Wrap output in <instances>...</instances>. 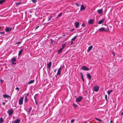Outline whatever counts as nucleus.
I'll use <instances>...</instances> for the list:
<instances>
[{"label": "nucleus", "instance_id": "obj_1", "mask_svg": "<svg viewBox=\"0 0 123 123\" xmlns=\"http://www.w3.org/2000/svg\"><path fill=\"white\" fill-rule=\"evenodd\" d=\"M98 31L100 32L105 31V32H108L109 31V28L107 26L106 29V30L104 28L101 27L99 29Z\"/></svg>", "mask_w": 123, "mask_h": 123}, {"label": "nucleus", "instance_id": "obj_2", "mask_svg": "<svg viewBox=\"0 0 123 123\" xmlns=\"http://www.w3.org/2000/svg\"><path fill=\"white\" fill-rule=\"evenodd\" d=\"M13 112L14 111L12 108H11L8 110L7 113L8 114L9 116H10L12 114Z\"/></svg>", "mask_w": 123, "mask_h": 123}, {"label": "nucleus", "instance_id": "obj_3", "mask_svg": "<svg viewBox=\"0 0 123 123\" xmlns=\"http://www.w3.org/2000/svg\"><path fill=\"white\" fill-rule=\"evenodd\" d=\"M24 97H22L20 98L18 100V104L19 105H21L23 103V101Z\"/></svg>", "mask_w": 123, "mask_h": 123}, {"label": "nucleus", "instance_id": "obj_4", "mask_svg": "<svg viewBox=\"0 0 123 123\" xmlns=\"http://www.w3.org/2000/svg\"><path fill=\"white\" fill-rule=\"evenodd\" d=\"M82 97L81 96H80L77 97L76 99V101L77 102H80L82 100Z\"/></svg>", "mask_w": 123, "mask_h": 123}, {"label": "nucleus", "instance_id": "obj_5", "mask_svg": "<svg viewBox=\"0 0 123 123\" xmlns=\"http://www.w3.org/2000/svg\"><path fill=\"white\" fill-rule=\"evenodd\" d=\"M81 69L84 70L85 71H88L90 69L87 67L85 66H83L81 68Z\"/></svg>", "mask_w": 123, "mask_h": 123}, {"label": "nucleus", "instance_id": "obj_6", "mask_svg": "<svg viewBox=\"0 0 123 123\" xmlns=\"http://www.w3.org/2000/svg\"><path fill=\"white\" fill-rule=\"evenodd\" d=\"M99 87L98 86H95L93 88V90L96 92L98 91L99 89Z\"/></svg>", "mask_w": 123, "mask_h": 123}, {"label": "nucleus", "instance_id": "obj_7", "mask_svg": "<svg viewBox=\"0 0 123 123\" xmlns=\"http://www.w3.org/2000/svg\"><path fill=\"white\" fill-rule=\"evenodd\" d=\"M51 64L52 62H49V63H48L47 64V67L49 70H50V68L51 66Z\"/></svg>", "mask_w": 123, "mask_h": 123}, {"label": "nucleus", "instance_id": "obj_8", "mask_svg": "<svg viewBox=\"0 0 123 123\" xmlns=\"http://www.w3.org/2000/svg\"><path fill=\"white\" fill-rule=\"evenodd\" d=\"M105 20V18H103L101 20L99 21L98 23L99 24H100L103 23L104 21Z\"/></svg>", "mask_w": 123, "mask_h": 123}, {"label": "nucleus", "instance_id": "obj_9", "mask_svg": "<svg viewBox=\"0 0 123 123\" xmlns=\"http://www.w3.org/2000/svg\"><path fill=\"white\" fill-rule=\"evenodd\" d=\"M75 27L76 28H78L79 26V22H75Z\"/></svg>", "mask_w": 123, "mask_h": 123}, {"label": "nucleus", "instance_id": "obj_10", "mask_svg": "<svg viewBox=\"0 0 123 123\" xmlns=\"http://www.w3.org/2000/svg\"><path fill=\"white\" fill-rule=\"evenodd\" d=\"M12 29V27H7L6 28L5 30V31L6 32H8L10 31Z\"/></svg>", "mask_w": 123, "mask_h": 123}, {"label": "nucleus", "instance_id": "obj_11", "mask_svg": "<svg viewBox=\"0 0 123 123\" xmlns=\"http://www.w3.org/2000/svg\"><path fill=\"white\" fill-rule=\"evenodd\" d=\"M11 62H15L16 61V57H14L11 59Z\"/></svg>", "mask_w": 123, "mask_h": 123}, {"label": "nucleus", "instance_id": "obj_12", "mask_svg": "<svg viewBox=\"0 0 123 123\" xmlns=\"http://www.w3.org/2000/svg\"><path fill=\"white\" fill-rule=\"evenodd\" d=\"M86 9V7L84 6L83 5H82L80 7V11H81L85 10Z\"/></svg>", "mask_w": 123, "mask_h": 123}, {"label": "nucleus", "instance_id": "obj_13", "mask_svg": "<svg viewBox=\"0 0 123 123\" xmlns=\"http://www.w3.org/2000/svg\"><path fill=\"white\" fill-rule=\"evenodd\" d=\"M52 18V15L50 14V15L48 17V21H50Z\"/></svg>", "mask_w": 123, "mask_h": 123}, {"label": "nucleus", "instance_id": "obj_14", "mask_svg": "<svg viewBox=\"0 0 123 123\" xmlns=\"http://www.w3.org/2000/svg\"><path fill=\"white\" fill-rule=\"evenodd\" d=\"M92 45H91L88 47V48L87 50V52H89L92 49Z\"/></svg>", "mask_w": 123, "mask_h": 123}, {"label": "nucleus", "instance_id": "obj_15", "mask_svg": "<svg viewBox=\"0 0 123 123\" xmlns=\"http://www.w3.org/2000/svg\"><path fill=\"white\" fill-rule=\"evenodd\" d=\"M87 77L88 78L89 80H91V76L89 74H86Z\"/></svg>", "mask_w": 123, "mask_h": 123}, {"label": "nucleus", "instance_id": "obj_16", "mask_svg": "<svg viewBox=\"0 0 123 123\" xmlns=\"http://www.w3.org/2000/svg\"><path fill=\"white\" fill-rule=\"evenodd\" d=\"M34 81V80H31L28 83V84H30L33 83Z\"/></svg>", "mask_w": 123, "mask_h": 123}, {"label": "nucleus", "instance_id": "obj_17", "mask_svg": "<svg viewBox=\"0 0 123 123\" xmlns=\"http://www.w3.org/2000/svg\"><path fill=\"white\" fill-rule=\"evenodd\" d=\"M20 122V120L19 119H17L14 122V123H19Z\"/></svg>", "mask_w": 123, "mask_h": 123}, {"label": "nucleus", "instance_id": "obj_18", "mask_svg": "<svg viewBox=\"0 0 123 123\" xmlns=\"http://www.w3.org/2000/svg\"><path fill=\"white\" fill-rule=\"evenodd\" d=\"M3 97L4 98H9L10 97V96L8 95H7L6 94H4L3 95Z\"/></svg>", "mask_w": 123, "mask_h": 123}, {"label": "nucleus", "instance_id": "obj_19", "mask_svg": "<svg viewBox=\"0 0 123 123\" xmlns=\"http://www.w3.org/2000/svg\"><path fill=\"white\" fill-rule=\"evenodd\" d=\"M28 100L27 98V96H25V99H24L25 103L28 102Z\"/></svg>", "mask_w": 123, "mask_h": 123}, {"label": "nucleus", "instance_id": "obj_20", "mask_svg": "<svg viewBox=\"0 0 123 123\" xmlns=\"http://www.w3.org/2000/svg\"><path fill=\"white\" fill-rule=\"evenodd\" d=\"M98 12L99 14H101L103 12L102 9H100L98 10Z\"/></svg>", "mask_w": 123, "mask_h": 123}, {"label": "nucleus", "instance_id": "obj_21", "mask_svg": "<svg viewBox=\"0 0 123 123\" xmlns=\"http://www.w3.org/2000/svg\"><path fill=\"white\" fill-rule=\"evenodd\" d=\"M88 23L89 25L92 24V19H91L89 20Z\"/></svg>", "mask_w": 123, "mask_h": 123}, {"label": "nucleus", "instance_id": "obj_22", "mask_svg": "<svg viewBox=\"0 0 123 123\" xmlns=\"http://www.w3.org/2000/svg\"><path fill=\"white\" fill-rule=\"evenodd\" d=\"M24 50V49H22L21 50H20L19 52V53H18V55H20L22 54L23 51Z\"/></svg>", "mask_w": 123, "mask_h": 123}, {"label": "nucleus", "instance_id": "obj_23", "mask_svg": "<svg viewBox=\"0 0 123 123\" xmlns=\"http://www.w3.org/2000/svg\"><path fill=\"white\" fill-rule=\"evenodd\" d=\"M4 122L3 118L2 117H1L0 118V123H2Z\"/></svg>", "mask_w": 123, "mask_h": 123}, {"label": "nucleus", "instance_id": "obj_24", "mask_svg": "<svg viewBox=\"0 0 123 123\" xmlns=\"http://www.w3.org/2000/svg\"><path fill=\"white\" fill-rule=\"evenodd\" d=\"M62 14V12L60 13L57 15V16L56 18H57L58 17L61 16Z\"/></svg>", "mask_w": 123, "mask_h": 123}, {"label": "nucleus", "instance_id": "obj_25", "mask_svg": "<svg viewBox=\"0 0 123 123\" xmlns=\"http://www.w3.org/2000/svg\"><path fill=\"white\" fill-rule=\"evenodd\" d=\"M63 49L62 48L58 50V54H59L62 51Z\"/></svg>", "mask_w": 123, "mask_h": 123}, {"label": "nucleus", "instance_id": "obj_26", "mask_svg": "<svg viewBox=\"0 0 123 123\" xmlns=\"http://www.w3.org/2000/svg\"><path fill=\"white\" fill-rule=\"evenodd\" d=\"M80 74L81 75L82 79V80H83V81H84V78L83 77V74L81 72H80Z\"/></svg>", "mask_w": 123, "mask_h": 123}, {"label": "nucleus", "instance_id": "obj_27", "mask_svg": "<svg viewBox=\"0 0 123 123\" xmlns=\"http://www.w3.org/2000/svg\"><path fill=\"white\" fill-rule=\"evenodd\" d=\"M5 0H0V4H2Z\"/></svg>", "mask_w": 123, "mask_h": 123}, {"label": "nucleus", "instance_id": "obj_28", "mask_svg": "<svg viewBox=\"0 0 123 123\" xmlns=\"http://www.w3.org/2000/svg\"><path fill=\"white\" fill-rule=\"evenodd\" d=\"M112 91V90H111L109 91H107V93L109 95H110V94L111 93Z\"/></svg>", "mask_w": 123, "mask_h": 123}, {"label": "nucleus", "instance_id": "obj_29", "mask_svg": "<svg viewBox=\"0 0 123 123\" xmlns=\"http://www.w3.org/2000/svg\"><path fill=\"white\" fill-rule=\"evenodd\" d=\"M66 45V43H63L62 44V47L61 48L62 49H63L65 47Z\"/></svg>", "mask_w": 123, "mask_h": 123}, {"label": "nucleus", "instance_id": "obj_30", "mask_svg": "<svg viewBox=\"0 0 123 123\" xmlns=\"http://www.w3.org/2000/svg\"><path fill=\"white\" fill-rule=\"evenodd\" d=\"M64 67V65H63L62 66L60 67L58 69H60V70H61Z\"/></svg>", "mask_w": 123, "mask_h": 123}, {"label": "nucleus", "instance_id": "obj_31", "mask_svg": "<svg viewBox=\"0 0 123 123\" xmlns=\"http://www.w3.org/2000/svg\"><path fill=\"white\" fill-rule=\"evenodd\" d=\"M77 37V36H75L73 38H72L71 39L72 40V41H74L75 40L76 38Z\"/></svg>", "mask_w": 123, "mask_h": 123}, {"label": "nucleus", "instance_id": "obj_32", "mask_svg": "<svg viewBox=\"0 0 123 123\" xmlns=\"http://www.w3.org/2000/svg\"><path fill=\"white\" fill-rule=\"evenodd\" d=\"M21 3V2H18L16 3V5L17 6H18Z\"/></svg>", "mask_w": 123, "mask_h": 123}, {"label": "nucleus", "instance_id": "obj_33", "mask_svg": "<svg viewBox=\"0 0 123 123\" xmlns=\"http://www.w3.org/2000/svg\"><path fill=\"white\" fill-rule=\"evenodd\" d=\"M33 3H34L37 2V0H31Z\"/></svg>", "mask_w": 123, "mask_h": 123}, {"label": "nucleus", "instance_id": "obj_34", "mask_svg": "<svg viewBox=\"0 0 123 123\" xmlns=\"http://www.w3.org/2000/svg\"><path fill=\"white\" fill-rule=\"evenodd\" d=\"M73 105L75 107H77V105H76L74 104H73Z\"/></svg>", "mask_w": 123, "mask_h": 123}, {"label": "nucleus", "instance_id": "obj_35", "mask_svg": "<svg viewBox=\"0 0 123 123\" xmlns=\"http://www.w3.org/2000/svg\"><path fill=\"white\" fill-rule=\"evenodd\" d=\"M105 98L106 100L107 101V96L106 95H105Z\"/></svg>", "mask_w": 123, "mask_h": 123}, {"label": "nucleus", "instance_id": "obj_36", "mask_svg": "<svg viewBox=\"0 0 123 123\" xmlns=\"http://www.w3.org/2000/svg\"><path fill=\"white\" fill-rule=\"evenodd\" d=\"M61 74V73L60 72H58V71L57 72V75H60Z\"/></svg>", "mask_w": 123, "mask_h": 123}, {"label": "nucleus", "instance_id": "obj_37", "mask_svg": "<svg viewBox=\"0 0 123 123\" xmlns=\"http://www.w3.org/2000/svg\"><path fill=\"white\" fill-rule=\"evenodd\" d=\"M5 32L4 31H2V32H0V34L1 35L3 34H4Z\"/></svg>", "mask_w": 123, "mask_h": 123}, {"label": "nucleus", "instance_id": "obj_38", "mask_svg": "<svg viewBox=\"0 0 123 123\" xmlns=\"http://www.w3.org/2000/svg\"><path fill=\"white\" fill-rule=\"evenodd\" d=\"M74 119H72L71 120V123H74Z\"/></svg>", "mask_w": 123, "mask_h": 123}, {"label": "nucleus", "instance_id": "obj_39", "mask_svg": "<svg viewBox=\"0 0 123 123\" xmlns=\"http://www.w3.org/2000/svg\"><path fill=\"white\" fill-rule=\"evenodd\" d=\"M15 89L16 90H17V91H18L19 90V88H18V87H17Z\"/></svg>", "mask_w": 123, "mask_h": 123}, {"label": "nucleus", "instance_id": "obj_40", "mask_svg": "<svg viewBox=\"0 0 123 123\" xmlns=\"http://www.w3.org/2000/svg\"><path fill=\"white\" fill-rule=\"evenodd\" d=\"M86 26L84 24V23H83L82 24V26L83 27H85Z\"/></svg>", "mask_w": 123, "mask_h": 123}, {"label": "nucleus", "instance_id": "obj_41", "mask_svg": "<svg viewBox=\"0 0 123 123\" xmlns=\"http://www.w3.org/2000/svg\"><path fill=\"white\" fill-rule=\"evenodd\" d=\"M31 109H32V107H31L29 109V111H28V112H30L31 110Z\"/></svg>", "mask_w": 123, "mask_h": 123}, {"label": "nucleus", "instance_id": "obj_42", "mask_svg": "<svg viewBox=\"0 0 123 123\" xmlns=\"http://www.w3.org/2000/svg\"><path fill=\"white\" fill-rule=\"evenodd\" d=\"M74 28H73V29H72L70 30V31L72 32L74 31Z\"/></svg>", "mask_w": 123, "mask_h": 123}, {"label": "nucleus", "instance_id": "obj_43", "mask_svg": "<svg viewBox=\"0 0 123 123\" xmlns=\"http://www.w3.org/2000/svg\"><path fill=\"white\" fill-rule=\"evenodd\" d=\"M35 104L36 105H38V104L37 102L36 101V100H35Z\"/></svg>", "mask_w": 123, "mask_h": 123}, {"label": "nucleus", "instance_id": "obj_44", "mask_svg": "<svg viewBox=\"0 0 123 123\" xmlns=\"http://www.w3.org/2000/svg\"><path fill=\"white\" fill-rule=\"evenodd\" d=\"M75 4L76 5V6H80V5L79 4H78L77 3H75Z\"/></svg>", "mask_w": 123, "mask_h": 123}, {"label": "nucleus", "instance_id": "obj_45", "mask_svg": "<svg viewBox=\"0 0 123 123\" xmlns=\"http://www.w3.org/2000/svg\"><path fill=\"white\" fill-rule=\"evenodd\" d=\"M21 43V42H18L16 43H15V44H17L18 43V44H20V43Z\"/></svg>", "mask_w": 123, "mask_h": 123}, {"label": "nucleus", "instance_id": "obj_46", "mask_svg": "<svg viewBox=\"0 0 123 123\" xmlns=\"http://www.w3.org/2000/svg\"><path fill=\"white\" fill-rule=\"evenodd\" d=\"M14 62H11L12 64H16V63Z\"/></svg>", "mask_w": 123, "mask_h": 123}, {"label": "nucleus", "instance_id": "obj_47", "mask_svg": "<svg viewBox=\"0 0 123 123\" xmlns=\"http://www.w3.org/2000/svg\"><path fill=\"white\" fill-rule=\"evenodd\" d=\"M14 62H11L12 64H16V63Z\"/></svg>", "mask_w": 123, "mask_h": 123}, {"label": "nucleus", "instance_id": "obj_48", "mask_svg": "<svg viewBox=\"0 0 123 123\" xmlns=\"http://www.w3.org/2000/svg\"><path fill=\"white\" fill-rule=\"evenodd\" d=\"M39 27V26H38L35 28V30H36Z\"/></svg>", "mask_w": 123, "mask_h": 123}, {"label": "nucleus", "instance_id": "obj_49", "mask_svg": "<svg viewBox=\"0 0 123 123\" xmlns=\"http://www.w3.org/2000/svg\"><path fill=\"white\" fill-rule=\"evenodd\" d=\"M37 94H36L34 96V99L35 100H36V95H37Z\"/></svg>", "mask_w": 123, "mask_h": 123}, {"label": "nucleus", "instance_id": "obj_50", "mask_svg": "<svg viewBox=\"0 0 123 123\" xmlns=\"http://www.w3.org/2000/svg\"><path fill=\"white\" fill-rule=\"evenodd\" d=\"M112 53L113 54V56H114L115 55V54L113 52H112Z\"/></svg>", "mask_w": 123, "mask_h": 123}, {"label": "nucleus", "instance_id": "obj_51", "mask_svg": "<svg viewBox=\"0 0 123 123\" xmlns=\"http://www.w3.org/2000/svg\"><path fill=\"white\" fill-rule=\"evenodd\" d=\"M51 14L52 15V16H53V17H54L56 15V14L55 13H53V14Z\"/></svg>", "mask_w": 123, "mask_h": 123}, {"label": "nucleus", "instance_id": "obj_52", "mask_svg": "<svg viewBox=\"0 0 123 123\" xmlns=\"http://www.w3.org/2000/svg\"><path fill=\"white\" fill-rule=\"evenodd\" d=\"M95 119H96L97 120H98V121H99V118H95Z\"/></svg>", "mask_w": 123, "mask_h": 123}, {"label": "nucleus", "instance_id": "obj_53", "mask_svg": "<svg viewBox=\"0 0 123 123\" xmlns=\"http://www.w3.org/2000/svg\"><path fill=\"white\" fill-rule=\"evenodd\" d=\"M58 72H60L61 73V70H60V69H58Z\"/></svg>", "mask_w": 123, "mask_h": 123}, {"label": "nucleus", "instance_id": "obj_54", "mask_svg": "<svg viewBox=\"0 0 123 123\" xmlns=\"http://www.w3.org/2000/svg\"><path fill=\"white\" fill-rule=\"evenodd\" d=\"M29 95V93H27L26 94V96H27H27H28Z\"/></svg>", "mask_w": 123, "mask_h": 123}, {"label": "nucleus", "instance_id": "obj_55", "mask_svg": "<svg viewBox=\"0 0 123 123\" xmlns=\"http://www.w3.org/2000/svg\"><path fill=\"white\" fill-rule=\"evenodd\" d=\"M50 40L51 41V43H52V39H50Z\"/></svg>", "mask_w": 123, "mask_h": 123}, {"label": "nucleus", "instance_id": "obj_56", "mask_svg": "<svg viewBox=\"0 0 123 123\" xmlns=\"http://www.w3.org/2000/svg\"><path fill=\"white\" fill-rule=\"evenodd\" d=\"M3 105L4 106L5 105V103H4V102H3Z\"/></svg>", "mask_w": 123, "mask_h": 123}, {"label": "nucleus", "instance_id": "obj_57", "mask_svg": "<svg viewBox=\"0 0 123 123\" xmlns=\"http://www.w3.org/2000/svg\"><path fill=\"white\" fill-rule=\"evenodd\" d=\"M73 43V42L72 41H71L70 44H72Z\"/></svg>", "mask_w": 123, "mask_h": 123}, {"label": "nucleus", "instance_id": "obj_58", "mask_svg": "<svg viewBox=\"0 0 123 123\" xmlns=\"http://www.w3.org/2000/svg\"><path fill=\"white\" fill-rule=\"evenodd\" d=\"M123 112H122L121 113V115H123Z\"/></svg>", "mask_w": 123, "mask_h": 123}, {"label": "nucleus", "instance_id": "obj_59", "mask_svg": "<svg viewBox=\"0 0 123 123\" xmlns=\"http://www.w3.org/2000/svg\"><path fill=\"white\" fill-rule=\"evenodd\" d=\"M58 75H57V74H56L55 75V77L56 78L57 76Z\"/></svg>", "mask_w": 123, "mask_h": 123}, {"label": "nucleus", "instance_id": "obj_60", "mask_svg": "<svg viewBox=\"0 0 123 123\" xmlns=\"http://www.w3.org/2000/svg\"><path fill=\"white\" fill-rule=\"evenodd\" d=\"M110 123H112V120H111L110 122Z\"/></svg>", "mask_w": 123, "mask_h": 123}, {"label": "nucleus", "instance_id": "obj_61", "mask_svg": "<svg viewBox=\"0 0 123 123\" xmlns=\"http://www.w3.org/2000/svg\"><path fill=\"white\" fill-rule=\"evenodd\" d=\"M99 121L100 122H102V120L100 119H99Z\"/></svg>", "mask_w": 123, "mask_h": 123}, {"label": "nucleus", "instance_id": "obj_62", "mask_svg": "<svg viewBox=\"0 0 123 123\" xmlns=\"http://www.w3.org/2000/svg\"><path fill=\"white\" fill-rule=\"evenodd\" d=\"M66 36V35L64 34V35H62V36Z\"/></svg>", "mask_w": 123, "mask_h": 123}, {"label": "nucleus", "instance_id": "obj_63", "mask_svg": "<svg viewBox=\"0 0 123 123\" xmlns=\"http://www.w3.org/2000/svg\"><path fill=\"white\" fill-rule=\"evenodd\" d=\"M0 80L1 81V82H3V81H2V80Z\"/></svg>", "mask_w": 123, "mask_h": 123}, {"label": "nucleus", "instance_id": "obj_64", "mask_svg": "<svg viewBox=\"0 0 123 123\" xmlns=\"http://www.w3.org/2000/svg\"><path fill=\"white\" fill-rule=\"evenodd\" d=\"M13 122H14L13 121H12V123H13Z\"/></svg>", "mask_w": 123, "mask_h": 123}]
</instances>
